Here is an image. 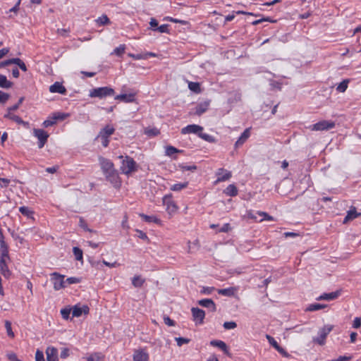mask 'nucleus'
<instances>
[{"instance_id": "29", "label": "nucleus", "mask_w": 361, "mask_h": 361, "mask_svg": "<svg viewBox=\"0 0 361 361\" xmlns=\"http://www.w3.org/2000/svg\"><path fill=\"white\" fill-rule=\"evenodd\" d=\"M188 88L195 93H200L201 92L200 85L199 82H189Z\"/></svg>"}, {"instance_id": "23", "label": "nucleus", "mask_w": 361, "mask_h": 361, "mask_svg": "<svg viewBox=\"0 0 361 361\" xmlns=\"http://www.w3.org/2000/svg\"><path fill=\"white\" fill-rule=\"evenodd\" d=\"M13 82L8 80L6 76L0 73V87L8 89L11 87Z\"/></svg>"}, {"instance_id": "38", "label": "nucleus", "mask_w": 361, "mask_h": 361, "mask_svg": "<svg viewBox=\"0 0 361 361\" xmlns=\"http://www.w3.org/2000/svg\"><path fill=\"white\" fill-rule=\"evenodd\" d=\"M5 328L6 329V332H7L8 336L9 337H11V338H13L14 337V333L12 331L11 322H9L8 320H6L5 322Z\"/></svg>"}, {"instance_id": "24", "label": "nucleus", "mask_w": 361, "mask_h": 361, "mask_svg": "<svg viewBox=\"0 0 361 361\" xmlns=\"http://www.w3.org/2000/svg\"><path fill=\"white\" fill-rule=\"evenodd\" d=\"M164 203L166 204L167 209L170 212H175L177 209L176 204L170 200V197L167 195L163 198Z\"/></svg>"}, {"instance_id": "35", "label": "nucleus", "mask_w": 361, "mask_h": 361, "mask_svg": "<svg viewBox=\"0 0 361 361\" xmlns=\"http://www.w3.org/2000/svg\"><path fill=\"white\" fill-rule=\"evenodd\" d=\"M145 133L147 135H157L160 134L159 130L156 128L148 127L145 130Z\"/></svg>"}, {"instance_id": "48", "label": "nucleus", "mask_w": 361, "mask_h": 361, "mask_svg": "<svg viewBox=\"0 0 361 361\" xmlns=\"http://www.w3.org/2000/svg\"><path fill=\"white\" fill-rule=\"evenodd\" d=\"M223 326L226 329H233L237 326V324L235 322H226Z\"/></svg>"}, {"instance_id": "63", "label": "nucleus", "mask_w": 361, "mask_h": 361, "mask_svg": "<svg viewBox=\"0 0 361 361\" xmlns=\"http://www.w3.org/2000/svg\"><path fill=\"white\" fill-rule=\"evenodd\" d=\"M136 232L138 233V235H137L138 238H140L142 240H148V237L145 232H143L142 231H140V230H136Z\"/></svg>"}, {"instance_id": "30", "label": "nucleus", "mask_w": 361, "mask_h": 361, "mask_svg": "<svg viewBox=\"0 0 361 361\" xmlns=\"http://www.w3.org/2000/svg\"><path fill=\"white\" fill-rule=\"evenodd\" d=\"M349 79L343 80L341 82L338 84L336 87V90L339 92H344L348 88V85L349 83Z\"/></svg>"}, {"instance_id": "18", "label": "nucleus", "mask_w": 361, "mask_h": 361, "mask_svg": "<svg viewBox=\"0 0 361 361\" xmlns=\"http://www.w3.org/2000/svg\"><path fill=\"white\" fill-rule=\"evenodd\" d=\"M360 216H361V213L357 212L355 207H351L350 210L348 212L347 215L344 218L343 223L345 224Z\"/></svg>"}, {"instance_id": "2", "label": "nucleus", "mask_w": 361, "mask_h": 361, "mask_svg": "<svg viewBox=\"0 0 361 361\" xmlns=\"http://www.w3.org/2000/svg\"><path fill=\"white\" fill-rule=\"evenodd\" d=\"M137 170V165L134 159L129 157L126 156L125 159L122 161V164L121 166V171L123 173L129 175L133 172H135Z\"/></svg>"}, {"instance_id": "7", "label": "nucleus", "mask_w": 361, "mask_h": 361, "mask_svg": "<svg viewBox=\"0 0 361 361\" xmlns=\"http://www.w3.org/2000/svg\"><path fill=\"white\" fill-rule=\"evenodd\" d=\"M334 126V122L324 120L310 126V128L312 130H324L333 128Z\"/></svg>"}, {"instance_id": "19", "label": "nucleus", "mask_w": 361, "mask_h": 361, "mask_svg": "<svg viewBox=\"0 0 361 361\" xmlns=\"http://www.w3.org/2000/svg\"><path fill=\"white\" fill-rule=\"evenodd\" d=\"M340 295V291L336 290L329 293H324L317 298V300H332Z\"/></svg>"}, {"instance_id": "47", "label": "nucleus", "mask_w": 361, "mask_h": 361, "mask_svg": "<svg viewBox=\"0 0 361 361\" xmlns=\"http://www.w3.org/2000/svg\"><path fill=\"white\" fill-rule=\"evenodd\" d=\"M266 338L268 340L269 344L273 346L275 349L279 345L275 339L270 335L267 334Z\"/></svg>"}, {"instance_id": "59", "label": "nucleus", "mask_w": 361, "mask_h": 361, "mask_svg": "<svg viewBox=\"0 0 361 361\" xmlns=\"http://www.w3.org/2000/svg\"><path fill=\"white\" fill-rule=\"evenodd\" d=\"M100 360V355L98 353H94L91 355L90 357H87V361H99Z\"/></svg>"}, {"instance_id": "33", "label": "nucleus", "mask_w": 361, "mask_h": 361, "mask_svg": "<svg viewBox=\"0 0 361 361\" xmlns=\"http://www.w3.org/2000/svg\"><path fill=\"white\" fill-rule=\"evenodd\" d=\"M96 23L99 25H104L110 23L109 18L106 15H102L101 17H99L96 20Z\"/></svg>"}, {"instance_id": "1", "label": "nucleus", "mask_w": 361, "mask_h": 361, "mask_svg": "<svg viewBox=\"0 0 361 361\" xmlns=\"http://www.w3.org/2000/svg\"><path fill=\"white\" fill-rule=\"evenodd\" d=\"M98 161L106 180L109 181L114 187L119 188L121 186V180L113 162L110 159L102 156L98 157Z\"/></svg>"}, {"instance_id": "4", "label": "nucleus", "mask_w": 361, "mask_h": 361, "mask_svg": "<svg viewBox=\"0 0 361 361\" xmlns=\"http://www.w3.org/2000/svg\"><path fill=\"white\" fill-rule=\"evenodd\" d=\"M334 326L325 325L323 328L320 329L318 331L319 336L313 338V342L323 345L325 343L326 338L328 334L332 331Z\"/></svg>"}, {"instance_id": "25", "label": "nucleus", "mask_w": 361, "mask_h": 361, "mask_svg": "<svg viewBox=\"0 0 361 361\" xmlns=\"http://www.w3.org/2000/svg\"><path fill=\"white\" fill-rule=\"evenodd\" d=\"M145 282V280L139 275L135 276L132 279V284L135 288H140Z\"/></svg>"}, {"instance_id": "6", "label": "nucleus", "mask_w": 361, "mask_h": 361, "mask_svg": "<svg viewBox=\"0 0 361 361\" xmlns=\"http://www.w3.org/2000/svg\"><path fill=\"white\" fill-rule=\"evenodd\" d=\"M67 115L63 113H54L50 117H49L47 120L43 122V126L45 128L49 126H51L56 123V121L61 120L63 121L66 118Z\"/></svg>"}, {"instance_id": "20", "label": "nucleus", "mask_w": 361, "mask_h": 361, "mask_svg": "<svg viewBox=\"0 0 361 361\" xmlns=\"http://www.w3.org/2000/svg\"><path fill=\"white\" fill-rule=\"evenodd\" d=\"M238 288L237 287H230L228 288L219 289L218 293L221 295L231 297L234 296Z\"/></svg>"}, {"instance_id": "61", "label": "nucleus", "mask_w": 361, "mask_h": 361, "mask_svg": "<svg viewBox=\"0 0 361 361\" xmlns=\"http://www.w3.org/2000/svg\"><path fill=\"white\" fill-rule=\"evenodd\" d=\"M69 356V349L68 348H63L62 349L60 357L62 359H66Z\"/></svg>"}, {"instance_id": "40", "label": "nucleus", "mask_w": 361, "mask_h": 361, "mask_svg": "<svg viewBox=\"0 0 361 361\" xmlns=\"http://www.w3.org/2000/svg\"><path fill=\"white\" fill-rule=\"evenodd\" d=\"M23 101H24V97H20L17 104L8 108V113H11V111H16L19 108L20 105L23 103Z\"/></svg>"}, {"instance_id": "28", "label": "nucleus", "mask_w": 361, "mask_h": 361, "mask_svg": "<svg viewBox=\"0 0 361 361\" xmlns=\"http://www.w3.org/2000/svg\"><path fill=\"white\" fill-rule=\"evenodd\" d=\"M140 216L146 221V222H154L156 224H160L161 221L155 216H148L144 214H140Z\"/></svg>"}, {"instance_id": "21", "label": "nucleus", "mask_w": 361, "mask_h": 361, "mask_svg": "<svg viewBox=\"0 0 361 361\" xmlns=\"http://www.w3.org/2000/svg\"><path fill=\"white\" fill-rule=\"evenodd\" d=\"M209 105V102H204L198 104L195 108V114L197 115L202 114L203 113H204L207 111Z\"/></svg>"}, {"instance_id": "16", "label": "nucleus", "mask_w": 361, "mask_h": 361, "mask_svg": "<svg viewBox=\"0 0 361 361\" xmlns=\"http://www.w3.org/2000/svg\"><path fill=\"white\" fill-rule=\"evenodd\" d=\"M49 91L52 93L58 92L62 94H65L66 92V89L61 83L56 82L49 87Z\"/></svg>"}, {"instance_id": "42", "label": "nucleus", "mask_w": 361, "mask_h": 361, "mask_svg": "<svg viewBox=\"0 0 361 361\" xmlns=\"http://www.w3.org/2000/svg\"><path fill=\"white\" fill-rule=\"evenodd\" d=\"M9 97H10L9 94L0 90V103L1 104H5L8 100Z\"/></svg>"}, {"instance_id": "45", "label": "nucleus", "mask_w": 361, "mask_h": 361, "mask_svg": "<svg viewBox=\"0 0 361 361\" xmlns=\"http://www.w3.org/2000/svg\"><path fill=\"white\" fill-rule=\"evenodd\" d=\"M71 312V308L66 307V308L62 309L61 310V314L62 317L64 319H68L69 318Z\"/></svg>"}, {"instance_id": "12", "label": "nucleus", "mask_w": 361, "mask_h": 361, "mask_svg": "<svg viewBox=\"0 0 361 361\" xmlns=\"http://www.w3.org/2000/svg\"><path fill=\"white\" fill-rule=\"evenodd\" d=\"M47 361H59L58 350L56 348L49 346L46 350Z\"/></svg>"}, {"instance_id": "10", "label": "nucleus", "mask_w": 361, "mask_h": 361, "mask_svg": "<svg viewBox=\"0 0 361 361\" xmlns=\"http://www.w3.org/2000/svg\"><path fill=\"white\" fill-rule=\"evenodd\" d=\"M133 361H148L149 355L144 349H137L134 350Z\"/></svg>"}, {"instance_id": "27", "label": "nucleus", "mask_w": 361, "mask_h": 361, "mask_svg": "<svg viewBox=\"0 0 361 361\" xmlns=\"http://www.w3.org/2000/svg\"><path fill=\"white\" fill-rule=\"evenodd\" d=\"M326 306H327L326 305H322V304H319V303L310 304L306 308L305 311H307V312L317 311V310L325 308Z\"/></svg>"}, {"instance_id": "58", "label": "nucleus", "mask_w": 361, "mask_h": 361, "mask_svg": "<svg viewBox=\"0 0 361 361\" xmlns=\"http://www.w3.org/2000/svg\"><path fill=\"white\" fill-rule=\"evenodd\" d=\"M164 323L169 326H173L175 325V322L168 316L164 317Z\"/></svg>"}, {"instance_id": "13", "label": "nucleus", "mask_w": 361, "mask_h": 361, "mask_svg": "<svg viewBox=\"0 0 361 361\" xmlns=\"http://www.w3.org/2000/svg\"><path fill=\"white\" fill-rule=\"evenodd\" d=\"M197 302L200 306L208 308L213 312L216 311V306L212 299H202L199 300Z\"/></svg>"}, {"instance_id": "9", "label": "nucleus", "mask_w": 361, "mask_h": 361, "mask_svg": "<svg viewBox=\"0 0 361 361\" xmlns=\"http://www.w3.org/2000/svg\"><path fill=\"white\" fill-rule=\"evenodd\" d=\"M192 317L196 324H202L204 322L205 312L198 307H192L191 309Z\"/></svg>"}, {"instance_id": "51", "label": "nucleus", "mask_w": 361, "mask_h": 361, "mask_svg": "<svg viewBox=\"0 0 361 361\" xmlns=\"http://www.w3.org/2000/svg\"><path fill=\"white\" fill-rule=\"evenodd\" d=\"M176 341L178 346H181L182 345L190 342V339L183 337L176 338Z\"/></svg>"}, {"instance_id": "39", "label": "nucleus", "mask_w": 361, "mask_h": 361, "mask_svg": "<svg viewBox=\"0 0 361 361\" xmlns=\"http://www.w3.org/2000/svg\"><path fill=\"white\" fill-rule=\"evenodd\" d=\"M0 259H8L11 261V258L8 254V248L0 249Z\"/></svg>"}, {"instance_id": "5", "label": "nucleus", "mask_w": 361, "mask_h": 361, "mask_svg": "<svg viewBox=\"0 0 361 361\" xmlns=\"http://www.w3.org/2000/svg\"><path fill=\"white\" fill-rule=\"evenodd\" d=\"M64 278V275H61L57 272H54L51 274V281L54 284V290H59L66 286Z\"/></svg>"}, {"instance_id": "34", "label": "nucleus", "mask_w": 361, "mask_h": 361, "mask_svg": "<svg viewBox=\"0 0 361 361\" xmlns=\"http://www.w3.org/2000/svg\"><path fill=\"white\" fill-rule=\"evenodd\" d=\"M73 254H74V256H75V258L76 260L78 261H81L82 260V250L78 247H74L73 248Z\"/></svg>"}, {"instance_id": "56", "label": "nucleus", "mask_w": 361, "mask_h": 361, "mask_svg": "<svg viewBox=\"0 0 361 361\" xmlns=\"http://www.w3.org/2000/svg\"><path fill=\"white\" fill-rule=\"evenodd\" d=\"M66 283L68 284H73V283H78L80 282V279L79 278L76 277H69L66 281Z\"/></svg>"}, {"instance_id": "32", "label": "nucleus", "mask_w": 361, "mask_h": 361, "mask_svg": "<svg viewBox=\"0 0 361 361\" xmlns=\"http://www.w3.org/2000/svg\"><path fill=\"white\" fill-rule=\"evenodd\" d=\"M188 185V182L176 183V184L171 185L170 189L173 191H180V190L187 188Z\"/></svg>"}, {"instance_id": "54", "label": "nucleus", "mask_w": 361, "mask_h": 361, "mask_svg": "<svg viewBox=\"0 0 361 361\" xmlns=\"http://www.w3.org/2000/svg\"><path fill=\"white\" fill-rule=\"evenodd\" d=\"M248 137H239V139L235 143V147L238 148L243 145L247 140Z\"/></svg>"}, {"instance_id": "55", "label": "nucleus", "mask_w": 361, "mask_h": 361, "mask_svg": "<svg viewBox=\"0 0 361 361\" xmlns=\"http://www.w3.org/2000/svg\"><path fill=\"white\" fill-rule=\"evenodd\" d=\"M214 290V287H203L200 293L202 294L209 295Z\"/></svg>"}, {"instance_id": "37", "label": "nucleus", "mask_w": 361, "mask_h": 361, "mask_svg": "<svg viewBox=\"0 0 361 361\" xmlns=\"http://www.w3.org/2000/svg\"><path fill=\"white\" fill-rule=\"evenodd\" d=\"M181 151L178 150V149H176V147H173V146H167L166 147V154L167 156H172L173 154H174L175 153H178V152H180Z\"/></svg>"}, {"instance_id": "50", "label": "nucleus", "mask_w": 361, "mask_h": 361, "mask_svg": "<svg viewBox=\"0 0 361 361\" xmlns=\"http://www.w3.org/2000/svg\"><path fill=\"white\" fill-rule=\"evenodd\" d=\"M168 27H169V25L166 24L161 25L160 26H158V27H157L156 31H158L161 33H169V30Z\"/></svg>"}, {"instance_id": "62", "label": "nucleus", "mask_w": 361, "mask_h": 361, "mask_svg": "<svg viewBox=\"0 0 361 361\" xmlns=\"http://www.w3.org/2000/svg\"><path fill=\"white\" fill-rule=\"evenodd\" d=\"M360 326H361V319L360 317H355L353 321V327L357 329V328H360Z\"/></svg>"}, {"instance_id": "64", "label": "nucleus", "mask_w": 361, "mask_h": 361, "mask_svg": "<svg viewBox=\"0 0 361 361\" xmlns=\"http://www.w3.org/2000/svg\"><path fill=\"white\" fill-rule=\"evenodd\" d=\"M9 361H21L18 359L17 355L14 353H10L7 355Z\"/></svg>"}, {"instance_id": "31", "label": "nucleus", "mask_w": 361, "mask_h": 361, "mask_svg": "<svg viewBox=\"0 0 361 361\" xmlns=\"http://www.w3.org/2000/svg\"><path fill=\"white\" fill-rule=\"evenodd\" d=\"M19 211L23 215L28 218H32V214L34 212L27 207H20L19 208Z\"/></svg>"}, {"instance_id": "3", "label": "nucleus", "mask_w": 361, "mask_h": 361, "mask_svg": "<svg viewBox=\"0 0 361 361\" xmlns=\"http://www.w3.org/2000/svg\"><path fill=\"white\" fill-rule=\"evenodd\" d=\"M114 94V89L109 87H102L94 88L90 92V97L103 98L107 96H112Z\"/></svg>"}, {"instance_id": "44", "label": "nucleus", "mask_w": 361, "mask_h": 361, "mask_svg": "<svg viewBox=\"0 0 361 361\" xmlns=\"http://www.w3.org/2000/svg\"><path fill=\"white\" fill-rule=\"evenodd\" d=\"M6 116L10 118L11 119L15 121L16 122H17L18 123L25 124V123L18 116L13 115L11 113H8V114Z\"/></svg>"}, {"instance_id": "43", "label": "nucleus", "mask_w": 361, "mask_h": 361, "mask_svg": "<svg viewBox=\"0 0 361 361\" xmlns=\"http://www.w3.org/2000/svg\"><path fill=\"white\" fill-rule=\"evenodd\" d=\"M179 167L180 168V169L182 171H194L197 169V166L195 165H190V166H187V165H185L183 164H180L179 166Z\"/></svg>"}, {"instance_id": "60", "label": "nucleus", "mask_w": 361, "mask_h": 361, "mask_svg": "<svg viewBox=\"0 0 361 361\" xmlns=\"http://www.w3.org/2000/svg\"><path fill=\"white\" fill-rule=\"evenodd\" d=\"M276 350L285 357H288L290 355L280 345H279Z\"/></svg>"}, {"instance_id": "26", "label": "nucleus", "mask_w": 361, "mask_h": 361, "mask_svg": "<svg viewBox=\"0 0 361 361\" xmlns=\"http://www.w3.org/2000/svg\"><path fill=\"white\" fill-rule=\"evenodd\" d=\"M115 131L114 128L111 125H106L103 128L98 135H111Z\"/></svg>"}, {"instance_id": "22", "label": "nucleus", "mask_w": 361, "mask_h": 361, "mask_svg": "<svg viewBox=\"0 0 361 361\" xmlns=\"http://www.w3.org/2000/svg\"><path fill=\"white\" fill-rule=\"evenodd\" d=\"M224 192L231 197H235L238 195V189L233 184L229 185L224 190Z\"/></svg>"}, {"instance_id": "41", "label": "nucleus", "mask_w": 361, "mask_h": 361, "mask_svg": "<svg viewBox=\"0 0 361 361\" xmlns=\"http://www.w3.org/2000/svg\"><path fill=\"white\" fill-rule=\"evenodd\" d=\"M125 49H126V45L125 44H121L119 47H116L114 49V53L115 54H116L117 56H120L123 54H124Z\"/></svg>"}, {"instance_id": "46", "label": "nucleus", "mask_w": 361, "mask_h": 361, "mask_svg": "<svg viewBox=\"0 0 361 361\" xmlns=\"http://www.w3.org/2000/svg\"><path fill=\"white\" fill-rule=\"evenodd\" d=\"M99 138H101V142L103 147H106L109 143V137H96L94 141H99Z\"/></svg>"}, {"instance_id": "17", "label": "nucleus", "mask_w": 361, "mask_h": 361, "mask_svg": "<svg viewBox=\"0 0 361 361\" xmlns=\"http://www.w3.org/2000/svg\"><path fill=\"white\" fill-rule=\"evenodd\" d=\"M135 94H121L115 97V99L124 102L126 103L133 102L135 101Z\"/></svg>"}, {"instance_id": "15", "label": "nucleus", "mask_w": 361, "mask_h": 361, "mask_svg": "<svg viewBox=\"0 0 361 361\" xmlns=\"http://www.w3.org/2000/svg\"><path fill=\"white\" fill-rule=\"evenodd\" d=\"M216 182H222L228 180L231 177V173L224 169H219L216 172Z\"/></svg>"}, {"instance_id": "52", "label": "nucleus", "mask_w": 361, "mask_h": 361, "mask_svg": "<svg viewBox=\"0 0 361 361\" xmlns=\"http://www.w3.org/2000/svg\"><path fill=\"white\" fill-rule=\"evenodd\" d=\"M35 361H45L43 352L39 349L37 350L35 353Z\"/></svg>"}, {"instance_id": "11", "label": "nucleus", "mask_w": 361, "mask_h": 361, "mask_svg": "<svg viewBox=\"0 0 361 361\" xmlns=\"http://www.w3.org/2000/svg\"><path fill=\"white\" fill-rule=\"evenodd\" d=\"M89 310L90 309L87 305H83L82 307H80L76 305L72 309V314L73 317H79L82 314V313L85 314H88Z\"/></svg>"}, {"instance_id": "8", "label": "nucleus", "mask_w": 361, "mask_h": 361, "mask_svg": "<svg viewBox=\"0 0 361 361\" xmlns=\"http://www.w3.org/2000/svg\"><path fill=\"white\" fill-rule=\"evenodd\" d=\"M203 128L200 126L192 124L188 125L181 129L182 134H197L198 135H207V134L202 133Z\"/></svg>"}, {"instance_id": "14", "label": "nucleus", "mask_w": 361, "mask_h": 361, "mask_svg": "<svg viewBox=\"0 0 361 361\" xmlns=\"http://www.w3.org/2000/svg\"><path fill=\"white\" fill-rule=\"evenodd\" d=\"M210 345L214 347H217L221 349L226 355H230L228 346L225 342L220 340H212L210 341Z\"/></svg>"}, {"instance_id": "57", "label": "nucleus", "mask_w": 361, "mask_h": 361, "mask_svg": "<svg viewBox=\"0 0 361 361\" xmlns=\"http://www.w3.org/2000/svg\"><path fill=\"white\" fill-rule=\"evenodd\" d=\"M149 25L152 30L156 31L157 27H158V21L152 18L150 19Z\"/></svg>"}, {"instance_id": "53", "label": "nucleus", "mask_w": 361, "mask_h": 361, "mask_svg": "<svg viewBox=\"0 0 361 361\" xmlns=\"http://www.w3.org/2000/svg\"><path fill=\"white\" fill-rule=\"evenodd\" d=\"M38 137V147L42 148L46 142H47V137Z\"/></svg>"}, {"instance_id": "49", "label": "nucleus", "mask_w": 361, "mask_h": 361, "mask_svg": "<svg viewBox=\"0 0 361 361\" xmlns=\"http://www.w3.org/2000/svg\"><path fill=\"white\" fill-rule=\"evenodd\" d=\"M8 261V259H0V271H1V272L4 271V270L6 271V270L9 269L8 264H7Z\"/></svg>"}, {"instance_id": "36", "label": "nucleus", "mask_w": 361, "mask_h": 361, "mask_svg": "<svg viewBox=\"0 0 361 361\" xmlns=\"http://www.w3.org/2000/svg\"><path fill=\"white\" fill-rule=\"evenodd\" d=\"M257 214L263 217L259 221V222H262L264 220L273 221L274 219L272 216H270L269 214L264 212H257Z\"/></svg>"}]
</instances>
